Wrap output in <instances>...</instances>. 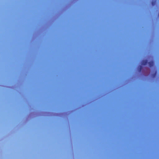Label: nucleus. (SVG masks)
Wrapping results in <instances>:
<instances>
[{"instance_id": "1", "label": "nucleus", "mask_w": 159, "mask_h": 159, "mask_svg": "<svg viewBox=\"0 0 159 159\" xmlns=\"http://www.w3.org/2000/svg\"><path fill=\"white\" fill-rule=\"evenodd\" d=\"M148 63V61L147 60H143L142 61V64L143 65H145Z\"/></svg>"}, {"instance_id": "3", "label": "nucleus", "mask_w": 159, "mask_h": 159, "mask_svg": "<svg viewBox=\"0 0 159 159\" xmlns=\"http://www.w3.org/2000/svg\"><path fill=\"white\" fill-rule=\"evenodd\" d=\"M142 69V66H139L138 67V70L139 72H140Z\"/></svg>"}, {"instance_id": "4", "label": "nucleus", "mask_w": 159, "mask_h": 159, "mask_svg": "<svg viewBox=\"0 0 159 159\" xmlns=\"http://www.w3.org/2000/svg\"><path fill=\"white\" fill-rule=\"evenodd\" d=\"M156 3V1H152V5L153 6Z\"/></svg>"}, {"instance_id": "5", "label": "nucleus", "mask_w": 159, "mask_h": 159, "mask_svg": "<svg viewBox=\"0 0 159 159\" xmlns=\"http://www.w3.org/2000/svg\"><path fill=\"white\" fill-rule=\"evenodd\" d=\"M156 72H155V74L154 75H156Z\"/></svg>"}, {"instance_id": "2", "label": "nucleus", "mask_w": 159, "mask_h": 159, "mask_svg": "<svg viewBox=\"0 0 159 159\" xmlns=\"http://www.w3.org/2000/svg\"><path fill=\"white\" fill-rule=\"evenodd\" d=\"M148 65H149V67H152L153 66V64H154V63H153V61H150L149 62H148Z\"/></svg>"}]
</instances>
